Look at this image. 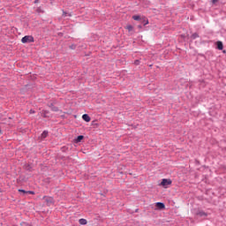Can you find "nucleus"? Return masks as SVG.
Listing matches in <instances>:
<instances>
[{
	"mask_svg": "<svg viewBox=\"0 0 226 226\" xmlns=\"http://www.w3.org/2000/svg\"><path fill=\"white\" fill-rule=\"evenodd\" d=\"M82 119L86 121V123H89V121H91V117H89V115L87 114H84L82 116Z\"/></svg>",
	"mask_w": 226,
	"mask_h": 226,
	"instance_id": "nucleus-5",
	"label": "nucleus"
},
{
	"mask_svg": "<svg viewBox=\"0 0 226 226\" xmlns=\"http://www.w3.org/2000/svg\"><path fill=\"white\" fill-rule=\"evenodd\" d=\"M48 135H49V132L44 131V132L41 133V139H47Z\"/></svg>",
	"mask_w": 226,
	"mask_h": 226,
	"instance_id": "nucleus-11",
	"label": "nucleus"
},
{
	"mask_svg": "<svg viewBox=\"0 0 226 226\" xmlns=\"http://www.w3.org/2000/svg\"><path fill=\"white\" fill-rule=\"evenodd\" d=\"M140 64V61H139V60H136L135 62H134V64Z\"/></svg>",
	"mask_w": 226,
	"mask_h": 226,
	"instance_id": "nucleus-23",
	"label": "nucleus"
},
{
	"mask_svg": "<svg viewBox=\"0 0 226 226\" xmlns=\"http://www.w3.org/2000/svg\"><path fill=\"white\" fill-rule=\"evenodd\" d=\"M172 185V180L163 178L161 182V186H163V188H167V186Z\"/></svg>",
	"mask_w": 226,
	"mask_h": 226,
	"instance_id": "nucleus-3",
	"label": "nucleus"
},
{
	"mask_svg": "<svg viewBox=\"0 0 226 226\" xmlns=\"http://www.w3.org/2000/svg\"><path fill=\"white\" fill-rule=\"evenodd\" d=\"M155 207H157V209H165V204L162 202H157L155 203Z\"/></svg>",
	"mask_w": 226,
	"mask_h": 226,
	"instance_id": "nucleus-4",
	"label": "nucleus"
},
{
	"mask_svg": "<svg viewBox=\"0 0 226 226\" xmlns=\"http://www.w3.org/2000/svg\"><path fill=\"white\" fill-rule=\"evenodd\" d=\"M19 193H27V191L22 189H19Z\"/></svg>",
	"mask_w": 226,
	"mask_h": 226,
	"instance_id": "nucleus-18",
	"label": "nucleus"
},
{
	"mask_svg": "<svg viewBox=\"0 0 226 226\" xmlns=\"http://www.w3.org/2000/svg\"><path fill=\"white\" fill-rule=\"evenodd\" d=\"M218 3V0H212V4H216Z\"/></svg>",
	"mask_w": 226,
	"mask_h": 226,
	"instance_id": "nucleus-20",
	"label": "nucleus"
},
{
	"mask_svg": "<svg viewBox=\"0 0 226 226\" xmlns=\"http://www.w3.org/2000/svg\"><path fill=\"white\" fill-rule=\"evenodd\" d=\"M217 49H219V50H223V42H222V41H217Z\"/></svg>",
	"mask_w": 226,
	"mask_h": 226,
	"instance_id": "nucleus-6",
	"label": "nucleus"
},
{
	"mask_svg": "<svg viewBox=\"0 0 226 226\" xmlns=\"http://www.w3.org/2000/svg\"><path fill=\"white\" fill-rule=\"evenodd\" d=\"M125 29H127L129 33H132V31H133V26L132 25H127Z\"/></svg>",
	"mask_w": 226,
	"mask_h": 226,
	"instance_id": "nucleus-9",
	"label": "nucleus"
},
{
	"mask_svg": "<svg viewBox=\"0 0 226 226\" xmlns=\"http://www.w3.org/2000/svg\"><path fill=\"white\" fill-rule=\"evenodd\" d=\"M30 114H34V110L30 109Z\"/></svg>",
	"mask_w": 226,
	"mask_h": 226,
	"instance_id": "nucleus-24",
	"label": "nucleus"
},
{
	"mask_svg": "<svg viewBox=\"0 0 226 226\" xmlns=\"http://www.w3.org/2000/svg\"><path fill=\"white\" fill-rule=\"evenodd\" d=\"M66 15H68V13L64 11H63V17H66Z\"/></svg>",
	"mask_w": 226,
	"mask_h": 226,
	"instance_id": "nucleus-21",
	"label": "nucleus"
},
{
	"mask_svg": "<svg viewBox=\"0 0 226 226\" xmlns=\"http://www.w3.org/2000/svg\"><path fill=\"white\" fill-rule=\"evenodd\" d=\"M199 216H207V215L204 212H200Z\"/></svg>",
	"mask_w": 226,
	"mask_h": 226,
	"instance_id": "nucleus-16",
	"label": "nucleus"
},
{
	"mask_svg": "<svg viewBox=\"0 0 226 226\" xmlns=\"http://www.w3.org/2000/svg\"><path fill=\"white\" fill-rule=\"evenodd\" d=\"M22 43H33L34 41V38L31 35H26L21 39Z\"/></svg>",
	"mask_w": 226,
	"mask_h": 226,
	"instance_id": "nucleus-1",
	"label": "nucleus"
},
{
	"mask_svg": "<svg viewBox=\"0 0 226 226\" xmlns=\"http://www.w3.org/2000/svg\"><path fill=\"white\" fill-rule=\"evenodd\" d=\"M26 193L29 195H34V192L33 191H27Z\"/></svg>",
	"mask_w": 226,
	"mask_h": 226,
	"instance_id": "nucleus-19",
	"label": "nucleus"
},
{
	"mask_svg": "<svg viewBox=\"0 0 226 226\" xmlns=\"http://www.w3.org/2000/svg\"><path fill=\"white\" fill-rule=\"evenodd\" d=\"M47 114H49V111H43L42 113H41V116L42 117H49V115H47Z\"/></svg>",
	"mask_w": 226,
	"mask_h": 226,
	"instance_id": "nucleus-14",
	"label": "nucleus"
},
{
	"mask_svg": "<svg viewBox=\"0 0 226 226\" xmlns=\"http://www.w3.org/2000/svg\"><path fill=\"white\" fill-rule=\"evenodd\" d=\"M70 49H71L72 50H75V49H77V46L74 45V44H72V45L70 46Z\"/></svg>",
	"mask_w": 226,
	"mask_h": 226,
	"instance_id": "nucleus-17",
	"label": "nucleus"
},
{
	"mask_svg": "<svg viewBox=\"0 0 226 226\" xmlns=\"http://www.w3.org/2000/svg\"><path fill=\"white\" fill-rule=\"evenodd\" d=\"M21 226H29V224H27L26 222H22Z\"/></svg>",
	"mask_w": 226,
	"mask_h": 226,
	"instance_id": "nucleus-22",
	"label": "nucleus"
},
{
	"mask_svg": "<svg viewBox=\"0 0 226 226\" xmlns=\"http://www.w3.org/2000/svg\"><path fill=\"white\" fill-rule=\"evenodd\" d=\"M79 222L80 225H87V220L86 219H79Z\"/></svg>",
	"mask_w": 226,
	"mask_h": 226,
	"instance_id": "nucleus-8",
	"label": "nucleus"
},
{
	"mask_svg": "<svg viewBox=\"0 0 226 226\" xmlns=\"http://www.w3.org/2000/svg\"><path fill=\"white\" fill-rule=\"evenodd\" d=\"M141 20L144 26H147V24H149V20L146 17L141 18Z\"/></svg>",
	"mask_w": 226,
	"mask_h": 226,
	"instance_id": "nucleus-7",
	"label": "nucleus"
},
{
	"mask_svg": "<svg viewBox=\"0 0 226 226\" xmlns=\"http://www.w3.org/2000/svg\"><path fill=\"white\" fill-rule=\"evenodd\" d=\"M49 107L51 108V110H53V112L59 111V109L57 107L54 106L53 104H51Z\"/></svg>",
	"mask_w": 226,
	"mask_h": 226,
	"instance_id": "nucleus-10",
	"label": "nucleus"
},
{
	"mask_svg": "<svg viewBox=\"0 0 226 226\" xmlns=\"http://www.w3.org/2000/svg\"><path fill=\"white\" fill-rule=\"evenodd\" d=\"M36 11H37V13H43V9L39 7V8H37Z\"/></svg>",
	"mask_w": 226,
	"mask_h": 226,
	"instance_id": "nucleus-15",
	"label": "nucleus"
},
{
	"mask_svg": "<svg viewBox=\"0 0 226 226\" xmlns=\"http://www.w3.org/2000/svg\"><path fill=\"white\" fill-rule=\"evenodd\" d=\"M133 20H142V18L139 15L132 16Z\"/></svg>",
	"mask_w": 226,
	"mask_h": 226,
	"instance_id": "nucleus-13",
	"label": "nucleus"
},
{
	"mask_svg": "<svg viewBox=\"0 0 226 226\" xmlns=\"http://www.w3.org/2000/svg\"><path fill=\"white\" fill-rule=\"evenodd\" d=\"M43 200L46 202L47 206H54V198L50 196H44Z\"/></svg>",
	"mask_w": 226,
	"mask_h": 226,
	"instance_id": "nucleus-2",
	"label": "nucleus"
},
{
	"mask_svg": "<svg viewBox=\"0 0 226 226\" xmlns=\"http://www.w3.org/2000/svg\"><path fill=\"white\" fill-rule=\"evenodd\" d=\"M138 27H139V29H142V26H140V25L138 26Z\"/></svg>",
	"mask_w": 226,
	"mask_h": 226,
	"instance_id": "nucleus-25",
	"label": "nucleus"
},
{
	"mask_svg": "<svg viewBox=\"0 0 226 226\" xmlns=\"http://www.w3.org/2000/svg\"><path fill=\"white\" fill-rule=\"evenodd\" d=\"M83 139H84V136L79 135V136H78V138L76 139V142H77V143L81 142V140H83Z\"/></svg>",
	"mask_w": 226,
	"mask_h": 226,
	"instance_id": "nucleus-12",
	"label": "nucleus"
}]
</instances>
